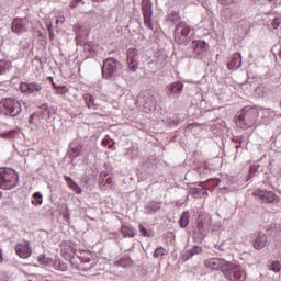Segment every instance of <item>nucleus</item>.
I'll use <instances>...</instances> for the list:
<instances>
[{
	"mask_svg": "<svg viewBox=\"0 0 281 281\" xmlns=\"http://www.w3.org/2000/svg\"><path fill=\"white\" fill-rule=\"evenodd\" d=\"M260 113L256 108L246 106L241 110V114L238 115V122L240 128L247 131V128H251L258 122V117Z\"/></svg>",
	"mask_w": 281,
	"mask_h": 281,
	"instance_id": "obj_1",
	"label": "nucleus"
},
{
	"mask_svg": "<svg viewBox=\"0 0 281 281\" xmlns=\"http://www.w3.org/2000/svg\"><path fill=\"white\" fill-rule=\"evenodd\" d=\"M23 111L21 102L14 98H5L0 101V115L16 117Z\"/></svg>",
	"mask_w": 281,
	"mask_h": 281,
	"instance_id": "obj_2",
	"label": "nucleus"
},
{
	"mask_svg": "<svg viewBox=\"0 0 281 281\" xmlns=\"http://www.w3.org/2000/svg\"><path fill=\"white\" fill-rule=\"evenodd\" d=\"M18 181L19 177H16V172L14 170L0 168V188L2 190H12V188H16Z\"/></svg>",
	"mask_w": 281,
	"mask_h": 281,
	"instance_id": "obj_3",
	"label": "nucleus"
},
{
	"mask_svg": "<svg viewBox=\"0 0 281 281\" xmlns=\"http://www.w3.org/2000/svg\"><path fill=\"white\" fill-rule=\"evenodd\" d=\"M190 36V26L186 22H179L175 27L173 38L178 45H188L191 38Z\"/></svg>",
	"mask_w": 281,
	"mask_h": 281,
	"instance_id": "obj_4",
	"label": "nucleus"
},
{
	"mask_svg": "<svg viewBox=\"0 0 281 281\" xmlns=\"http://www.w3.org/2000/svg\"><path fill=\"white\" fill-rule=\"evenodd\" d=\"M120 69H122V64L117 59L108 58L103 61L102 76L105 80H111Z\"/></svg>",
	"mask_w": 281,
	"mask_h": 281,
	"instance_id": "obj_5",
	"label": "nucleus"
},
{
	"mask_svg": "<svg viewBox=\"0 0 281 281\" xmlns=\"http://www.w3.org/2000/svg\"><path fill=\"white\" fill-rule=\"evenodd\" d=\"M252 196L262 204L278 203L279 201V198L273 193V191L262 189H256L252 191Z\"/></svg>",
	"mask_w": 281,
	"mask_h": 281,
	"instance_id": "obj_6",
	"label": "nucleus"
},
{
	"mask_svg": "<svg viewBox=\"0 0 281 281\" xmlns=\"http://www.w3.org/2000/svg\"><path fill=\"white\" fill-rule=\"evenodd\" d=\"M227 280L231 281H245L247 280V273L240 266H229L228 269L224 272Z\"/></svg>",
	"mask_w": 281,
	"mask_h": 281,
	"instance_id": "obj_7",
	"label": "nucleus"
},
{
	"mask_svg": "<svg viewBox=\"0 0 281 281\" xmlns=\"http://www.w3.org/2000/svg\"><path fill=\"white\" fill-rule=\"evenodd\" d=\"M77 258L78 260H80V263L75 266L77 269H83V271H89V269L93 267V265L89 263L91 262V258H93V255H91V251L79 249L77 251Z\"/></svg>",
	"mask_w": 281,
	"mask_h": 281,
	"instance_id": "obj_8",
	"label": "nucleus"
},
{
	"mask_svg": "<svg viewBox=\"0 0 281 281\" xmlns=\"http://www.w3.org/2000/svg\"><path fill=\"white\" fill-rule=\"evenodd\" d=\"M142 12L146 27L153 30V2L150 0L142 1Z\"/></svg>",
	"mask_w": 281,
	"mask_h": 281,
	"instance_id": "obj_9",
	"label": "nucleus"
},
{
	"mask_svg": "<svg viewBox=\"0 0 281 281\" xmlns=\"http://www.w3.org/2000/svg\"><path fill=\"white\" fill-rule=\"evenodd\" d=\"M61 249V256L65 258V260H69L71 265L76 262V256L78 254V250L71 243H63L60 245Z\"/></svg>",
	"mask_w": 281,
	"mask_h": 281,
	"instance_id": "obj_10",
	"label": "nucleus"
},
{
	"mask_svg": "<svg viewBox=\"0 0 281 281\" xmlns=\"http://www.w3.org/2000/svg\"><path fill=\"white\" fill-rule=\"evenodd\" d=\"M14 249H15L16 256L19 258H22V260H27V258L32 256V246H30L29 240L18 243Z\"/></svg>",
	"mask_w": 281,
	"mask_h": 281,
	"instance_id": "obj_11",
	"label": "nucleus"
},
{
	"mask_svg": "<svg viewBox=\"0 0 281 281\" xmlns=\"http://www.w3.org/2000/svg\"><path fill=\"white\" fill-rule=\"evenodd\" d=\"M27 25H30V21L26 18H15L11 24V30L15 34H23L27 32Z\"/></svg>",
	"mask_w": 281,
	"mask_h": 281,
	"instance_id": "obj_12",
	"label": "nucleus"
},
{
	"mask_svg": "<svg viewBox=\"0 0 281 281\" xmlns=\"http://www.w3.org/2000/svg\"><path fill=\"white\" fill-rule=\"evenodd\" d=\"M206 269H212L213 271H223L227 267V261L221 258H212L204 261Z\"/></svg>",
	"mask_w": 281,
	"mask_h": 281,
	"instance_id": "obj_13",
	"label": "nucleus"
},
{
	"mask_svg": "<svg viewBox=\"0 0 281 281\" xmlns=\"http://www.w3.org/2000/svg\"><path fill=\"white\" fill-rule=\"evenodd\" d=\"M194 56H203L207 52V42L203 40H194L191 43Z\"/></svg>",
	"mask_w": 281,
	"mask_h": 281,
	"instance_id": "obj_14",
	"label": "nucleus"
},
{
	"mask_svg": "<svg viewBox=\"0 0 281 281\" xmlns=\"http://www.w3.org/2000/svg\"><path fill=\"white\" fill-rule=\"evenodd\" d=\"M43 87L36 82H21L20 91L21 93H38Z\"/></svg>",
	"mask_w": 281,
	"mask_h": 281,
	"instance_id": "obj_15",
	"label": "nucleus"
},
{
	"mask_svg": "<svg viewBox=\"0 0 281 281\" xmlns=\"http://www.w3.org/2000/svg\"><path fill=\"white\" fill-rule=\"evenodd\" d=\"M138 52L136 48L127 49V64L130 69L133 71H137L138 63H137Z\"/></svg>",
	"mask_w": 281,
	"mask_h": 281,
	"instance_id": "obj_16",
	"label": "nucleus"
},
{
	"mask_svg": "<svg viewBox=\"0 0 281 281\" xmlns=\"http://www.w3.org/2000/svg\"><path fill=\"white\" fill-rule=\"evenodd\" d=\"M243 66V55L240 53H234L227 63L228 69H239Z\"/></svg>",
	"mask_w": 281,
	"mask_h": 281,
	"instance_id": "obj_17",
	"label": "nucleus"
},
{
	"mask_svg": "<svg viewBox=\"0 0 281 281\" xmlns=\"http://www.w3.org/2000/svg\"><path fill=\"white\" fill-rule=\"evenodd\" d=\"M167 89L169 93H171L172 95H181V92L183 91V83L180 81H176L173 83L168 85Z\"/></svg>",
	"mask_w": 281,
	"mask_h": 281,
	"instance_id": "obj_18",
	"label": "nucleus"
},
{
	"mask_svg": "<svg viewBox=\"0 0 281 281\" xmlns=\"http://www.w3.org/2000/svg\"><path fill=\"white\" fill-rule=\"evenodd\" d=\"M83 102L88 109H93V111H97L99 104H95V97L91 93H85L83 94Z\"/></svg>",
	"mask_w": 281,
	"mask_h": 281,
	"instance_id": "obj_19",
	"label": "nucleus"
},
{
	"mask_svg": "<svg viewBox=\"0 0 281 281\" xmlns=\"http://www.w3.org/2000/svg\"><path fill=\"white\" fill-rule=\"evenodd\" d=\"M64 179L67 182V186L70 188V190L75 191V194H82V189L80 188V186H78V183L74 181V179H71L68 176H65Z\"/></svg>",
	"mask_w": 281,
	"mask_h": 281,
	"instance_id": "obj_20",
	"label": "nucleus"
},
{
	"mask_svg": "<svg viewBox=\"0 0 281 281\" xmlns=\"http://www.w3.org/2000/svg\"><path fill=\"white\" fill-rule=\"evenodd\" d=\"M267 246V235L262 234L257 236L254 243L255 249H265Z\"/></svg>",
	"mask_w": 281,
	"mask_h": 281,
	"instance_id": "obj_21",
	"label": "nucleus"
},
{
	"mask_svg": "<svg viewBox=\"0 0 281 281\" xmlns=\"http://www.w3.org/2000/svg\"><path fill=\"white\" fill-rule=\"evenodd\" d=\"M179 225L182 228L188 227L190 225V213L189 212H183L182 216L179 220Z\"/></svg>",
	"mask_w": 281,
	"mask_h": 281,
	"instance_id": "obj_22",
	"label": "nucleus"
},
{
	"mask_svg": "<svg viewBox=\"0 0 281 281\" xmlns=\"http://www.w3.org/2000/svg\"><path fill=\"white\" fill-rule=\"evenodd\" d=\"M167 20L170 21V23H179V21H181V15L177 11H171L167 15Z\"/></svg>",
	"mask_w": 281,
	"mask_h": 281,
	"instance_id": "obj_23",
	"label": "nucleus"
},
{
	"mask_svg": "<svg viewBox=\"0 0 281 281\" xmlns=\"http://www.w3.org/2000/svg\"><path fill=\"white\" fill-rule=\"evenodd\" d=\"M146 207H147L148 212H157L158 210H161V203L151 201L147 204Z\"/></svg>",
	"mask_w": 281,
	"mask_h": 281,
	"instance_id": "obj_24",
	"label": "nucleus"
},
{
	"mask_svg": "<svg viewBox=\"0 0 281 281\" xmlns=\"http://www.w3.org/2000/svg\"><path fill=\"white\" fill-rule=\"evenodd\" d=\"M122 234L128 238H135V231L131 226H123Z\"/></svg>",
	"mask_w": 281,
	"mask_h": 281,
	"instance_id": "obj_25",
	"label": "nucleus"
},
{
	"mask_svg": "<svg viewBox=\"0 0 281 281\" xmlns=\"http://www.w3.org/2000/svg\"><path fill=\"white\" fill-rule=\"evenodd\" d=\"M33 199L32 205H43V194H41V192H35Z\"/></svg>",
	"mask_w": 281,
	"mask_h": 281,
	"instance_id": "obj_26",
	"label": "nucleus"
},
{
	"mask_svg": "<svg viewBox=\"0 0 281 281\" xmlns=\"http://www.w3.org/2000/svg\"><path fill=\"white\" fill-rule=\"evenodd\" d=\"M203 248L199 246H194L191 250L187 251L188 258H192V256H199V254H202Z\"/></svg>",
	"mask_w": 281,
	"mask_h": 281,
	"instance_id": "obj_27",
	"label": "nucleus"
},
{
	"mask_svg": "<svg viewBox=\"0 0 281 281\" xmlns=\"http://www.w3.org/2000/svg\"><path fill=\"white\" fill-rule=\"evenodd\" d=\"M168 254V250H166L164 247L156 248L154 252V258H164Z\"/></svg>",
	"mask_w": 281,
	"mask_h": 281,
	"instance_id": "obj_28",
	"label": "nucleus"
},
{
	"mask_svg": "<svg viewBox=\"0 0 281 281\" xmlns=\"http://www.w3.org/2000/svg\"><path fill=\"white\" fill-rule=\"evenodd\" d=\"M15 134H16V131L14 130L9 132H0V137H2L3 139H12V137H14Z\"/></svg>",
	"mask_w": 281,
	"mask_h": 281,
	"instance_id": "obj_29",
	"label": "nucleus"
},
{
	"mask_svg": "<svg viewBox=\"0 0 281 281\" xmlns=\"http://www.w3.org/2000/svg\"><path fill=\"white\" fill-rule=\"evenodd\" d=\"M280 269H281L280 261H273L272 265L270 266V270L274 271V273H278Z\"/></svg>",
	"mask_w": 281,
	"mask_h": 281,
	"instance_id": "obj_30",
	"label": "nucleus"
},
{
	"mask_svg": "<svg viewBox=\"0 0 281 281\" xmlns=\"http://www.w3.org/2000/svg\"><path fill=\"white\" fill-rule=\"evenodd\" d=\"M80 3L83 4L85 2L82 0H71L69 7L71 10H75V8H78Z\"/></svg>",
	"mask_w": 281,
	"mask_h": 281,
	"instance_id": "obj_31",
	"label": "nucleus"
},
{
	"mask_svg": "<svg viewBox=\"0 0 281 281\" xmlns=\"http://www.w3.org/2000/svg\"><path fill=\"white\" fill-rule=\"evenodd\" d=\"M273 30H278L281 25V18H274L271 23Z\"/></svg>",
	"mask_w": 281,
	"mask_h": 281,
	"instance_id": "obj_32",
	"label": "nucleus"
},
{
	"mask_svg": "<svg viewBox=\"0 0 281 281\" xmlns=\"http://www.w3.org/2000/svg\"><path fill=\"white\" fill-rule=\"evenodd\" d=\"M138 229H139V233H140L142 236H144V237H146V236L149 237L150 236L148 234V231L146 229V227H144V225L139 224Z\"/></svg>",
	"mask_w": 281,
	"mask_h": 281,
	"instance_id": "obj_33",
	"label": "nucleus"
},
{
	"mask_svg": "<svg viewBox=\"0 0 281 281\" xmlns=\"http://www.w3.org/2000/svg\"><path fill=\"white\" fill-rule=\"evenodd\" d=\"M64 90H57L56 93L57 95H61L63 98H65L67 95V93H69V90L66 87H63Z\"/></svg>",
	"mask_w": 281,
	"mask_h": 281,
	"instance_id": "obj_34",
	"label": "nucleus"
},
{
	"mask_svg": "<svg viewBox=\"0 0 281 281\" xmlns=\"http://www.w3.org/2000/svg\"><path fill=\"white\" fill-rule=\"evenodd\" d=\"M65 23V16L60 15L56 19V24L57 25H63Z\"/></svg>",
	"mask_w": 281,
	"mask_h": 281,
	"instance_id": "obj_35",
	"label": "nucleus"
},
{
	"mask_svg": "<svg viewBox=\"0 0 281 281\" xmlns=\"http://www.w3.org/2000/svg\"><path fill=\"white\" fill-rule=\"evenodd\" d=\"M218 3H221V5H229V3H232V0H218Z\"/></svg>",
	"mask_w": 281,
	"mask_h": 281,
	"instance_id": "obj_36",
	"label": "nucleus"
},
{
	"mask_svg": "<svg viewBox=\"0 0 281 281\" xmlns=\"http://www.w3.org/2000/svg\"><path fill=\"white\" fill-rule=\"evenodd\" d=\"M60 263H55V269H58L59 271H66L67 267L63 266L61 268H58Z\"/></svg>",
	"mask_w": 281,
	"mask_h": 281,
	"instance_id": "obj_37",
	"label": "nucleus"
},
{
	"mask_svg": "<svg viewBox=\"0 0 281 281\" xmlns=\"http://www.w3.org/2000/svg\"><path fill=\"white\" fill-rule=\"evenodd\" d=\"M109 144H111V140H109V139H103L101 142V146H109Z\"/></svg>",
	"mask_w": 281,
	"mask_h": 281,
	"instance_id": "obj_38",
	"label": "nucleus"
},
{
	"mask_svg": "<svg viewBox=\"0 0 281 281\" xmlns=\"http://www.w3.org/2000/svg\"><path fill=\"white\" fill-rule=\"evenodd\" d=\"M71 150H72V153H75V157H78V155H80L78 147L72 148Z\"/></svg>",
	"mask_w": 281,
	"mask_h": 281,
	"instance_id": "obj_39",
	"label": "nucleus"
},
{
	"mask_svg": "<svg viewBox=\"0 0 281 281\" xmlns=\"http://www.w3.org/2000/svg\"><path fill=\"white\" fill-rule=\"evenodd\" d=\"M240 16L241 15L238 13H233L231 19H240Z\"/></svg>",
	"mask_w": 281,
	"mask_h": 281,
	"instance_id": "obj_40",
	"label": "nucleus"
},
{
	"mask_svg": "<svg viewBox=\"0 0 281 281\" xmlns=\"http://www.w3.org/2000/svg\"><path fill=\"white\" fill-rule=\"evenodd\" d=\"M109 150H115V144L109 145Z\"/></svg>",
	"mask_w": 281,
	"mask_h": 281,
	"instance_id": "obj_41",
	"label": "nucleus"
},
{
	"mask_svg": "<svg viewBox=\"0 0 281 281\" xmlns=\"http://www.w3.org/2000/svg\"><path fill=\"white\" fill-rule=\"evenodd\" d=\"M49 40L54 41V33H52V32L49 33Z\"/></svg>",
	"mask_w": 281,
	"mask_h": 281,
	"instance_id": "obj_42",
	"label": "nucleus"
},
{
	"mask_svg": "<svg viewBox=\"0 0 281 281\" xmlns=\"http://www.w3.org/2000/svg\"><path fill=\"white\" fill-rule=\"evenodd\" d=\"M0 262H3V255L1 254V250H0Z\"/></svg>",
	"mask_w": 281,
	"mask_h": 281,
	"instance_id": "obj_43",
	"label": "nucleus"
},
{
	"mask_svg": "<svg viewBox=\"0 0 281 281\" xmlns=\"http://www.w3.org/2000/svg\"><path fill=\"white\" fill-rule=\"evenodd\" d=\"M94 1L95 3H102L104 0H92Z\"/></svg>",
	"mask_w": 281,
	"mask_h": 281,
	"instance_id": "obj_44",
	"label": "nucleus"
},
{
	"mask_svg": "<svg viewBox=\"0 0 281 281\" xmlns=\"http://www.w3.org/2000/svg\"><path fill=\"white\" fill-rule=\"evenodd\" d=\"M268 3H276L277 0H266Z\"/></svg>",
	"mask_w": 281,
	"mask_h": 281,
	"instance_id": "obj_45",
	"label": "nucleus"
},
{
	"mask_svg": "<svg viewBox=\"0 0 281 281\" xmlns=\"http://www.w3.org/2000/svg\"><path fill=\"white\" fill-rule=\"evenodd\" d=\"M4 68L2 66H0V74H3Z\"/></svg>",
	"mask_w": 281,
	"mask_h": 281,
	"instance_id": "obj_46",
	"label": "nucleus"
},
{
	"mask_svg": "<svg viewBox=\"0 0 281 281\" xmlns=\"http://www.w3.org/2000/svg\"><path fill=\"white\" fill-rule=\"evenodd\" d=\"M52 86L54 87V89H58V87H56V83H54V81H52Z\"/></svg>",
	"mask_w": 281,
	"mask_h": 281,
	"instance_id": "obj_47",
	"label": "nucleus"
},
{
	"mask_svg": "<svg viewBox=\"0 0 281 281\" xmlns=\"http://www.w3.org/2000/svg\"><path fill=\"white\" fill-rule=\"evenodd\" d=\"M105 183H111V178H108V179L105 180Z\"/></svg>",
	"mask_w": 281,
	"mask_h": 281,
	"instance_id": "obj_48",
	"label": "nucleus"
},
{
	"mask_svg": "<svg viewBox=\"0 0 281 281\" xmlns=\"http://www.w3.org/2000/svg\"><path fill=\"white\" fill-rule=\"evenodd\" d=\"M3 199V192L0 191V201Z\"/></svg>",
	"mask_w": 281,
	"mask_h": 281,
	"instance_id": "obj_49",
	"label": "nucleus"
},
{
	"mask_svg": "<svg viewBox=\"0 0 281 281\" xmlns=\"http://www.w3.org/2000/svg\"><path fill=\"white\" fill-rule=\"evenodd\" d=\"M238 148H240V145H237V146H236V150H238Z\"/></svg>",
	"mask_w": 281,
	"mask_h": 281,
	"instance_id": "obj_50",
	"label": "nucleus"
}]
</instances>
